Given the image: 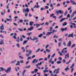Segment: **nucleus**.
<instances>
[{
    "label": "nucleus",
    "instance_id": "obj_50",
    "mask_svg": "<svg viewBox=\"0 0 76 76\" xmlns=\"http://www.w3.org/2000/svg\"><path fill=\"white\" fill-rule=\"evenodd\" d=\"M38 64H36V67H37L38 68V69H40V68L39 67H38Z\"/></svg>",
    "mask_w": 76,
    "mask_h": 76
},
{
    "label": "nucleus",
    "instance_id": "obj_56",
    "mask_svg": "<svg viewBox=\"0 0 76 76\" xmlns=\"http://www.w3.org/2000/svg\"><path fill=\"white\" fill-rule=\"evenodd\" d=\"M18 30H19V31H23V30H22V29H21V28H18Z\"/></svg>",
    "mask_w": 76,
    "mask_h": 76
},
{
    "label": "nucleus",
    "instance_id": "obj_51",
    "mask_svg": "<svg viewBox=\"0 0 76 76\" xmlns=\"http://www.w3.org/2000/svg\"><path fill=\"white\" fill-rule=\"evenodd\" d=\"M58 45L59 47H60V46H61V42H59Z\"/></svg>",
    "mask_w": 76,
    "mask_h": 76
},
{
    "label": "nucleus",
    "instance_id": "obj_44",
    "mask_svg": "<svg viewBox=\"0 0 76 76\" xmlns=\"http://www.w3.org/2000/svg\"><path fill=\"white\" fill-rule=\"evenodd\" d=\"M45 9H49V7H48V6H45Z\"/></svg>",
    "mask_w": 76,
    "mask_h": 76
},
{
    "label": "nucleus",
    "instance_id": "obj_10",
    "mask_svg": "<svg viewBox=\"0 0 76 76\" xmlns=\"http://www.w3.org/2000/svg\"><path fill=\"white\" fill-rule=\"evenodd\" d=\"M67 28H62L61 30V31L62 32H63V31H67Z\"/></svg>",
    "mask_w": 76,
    "mask_h": 76
},
{
    "label": "nucleus",
    "instance_id": "obj_8",
    "mask_svg": "<svg viewBox=\"0 0 76 76\" xmlns=\"http://www.w3.org/2000/svg\"><path fill=\"white\" fill-rule=\"evenodd\" d=\"M38 61V60L34 59L32 61V63H37Z\"/></svg>",
    "mask_w": 76,
    "mask_h": 76
},
{
    "label": "nucleus",
    "instance_id": "obj_24",
    "mask_svg": "<svg viewBox=\"0 0 76 76\" xmlns=\"http://www.w3.org/2000/svg\"><path fill=\"white\" fill-rule=\"evenodd\" d=\"M27 42H28L27 40L25 41H24V42H23V45H25V44H26V43H27Z\"/></svg>",
    "mask_w": 76,
    "mask_h": 76
},
{
    "label": "nucleus",
    "instance_id": "obj_29",
    "mask_svg": "<svg viewBox=\"0 0 76 76\" xmlns=\"http://www.w3.org/2000/svg\"><path fill=\"white\" fill-rule=\"evenodd\" d=\"M40 25V24H38V23H37L36 25H35V26H36V27L37 28V27H38Z\"/></svg>",
    "mask_w": 76,
    "mask_h": 76
},
{
    "label": "nucleus",
    "instance_id": "obj_16",
    "mask_svg": "<svg viewBox=\"0 0 76 76\" xmlns=\"http://www.w3.org/2000/svg\"><path fill=\"white\" fill-rule=\"evenodd\" d=\"M53 30V27L52 26H50L49 28V29H48V31H49L50 32L52 31Z\"/></svg>",
    "mask_w": 76,
    "mask_h": 76
},
{
    "label": "nucleus",
    "instance_id": "obj_45",
    "mask_svg": "<svg viewBox=\"0 0 76 76\" xmlns=\"http://www.w3.org/2000/svg\"><path fill=\"white\" fill-rule=\"evenodd\" d=\"M51 56V55H48V59H49L50 58V57Z\"/></svg>",
    "mask_w": 76,
    "mask_h": 76
},
{
    "label": "nucleus",
    "instance_id": "obj_18",
    "mask_svg": "<svg viewBox=\"0 0 76 76\" xmlns=\"http://www.w3.org/2000/svg\"><path fill=\"white\" fill-rule=\"evenodd\" d=\"M66 20V18H61L60 21L59 22H63V20Z\"/></svg>",
    "mask_w": 76,
    "mask_h": 76
},
{
    "label": "nucleus",
    "instance_id": "obj_55",
    "mask_svg": "<svg viewBox=\"0 0 76 76\" xmlns=\"http://www.w3.org/2000/svg\"><path fill=\"white\" fill-rule=\"evenodd\" d=\"M73 15H75V14H76V11H74L73 12H72V13Z\"/></svg>",
    "mask_w": 76,
    "mask_h": 76
},
{
    "label": "nucleus",
    "instance_id": "obj_46",
    "mask_svg": "<svg viewBox=\"0 0 76 76\" xmlns=\"http://www.w3.org/2000/svg\"><path fill=\"white\" fill-rule=\"evenodd\" d=\"M67 12H68L67 11V10L64 13V15H67Z\"/></svg>",
    "mask_w": 76,
    "mask_h": 76
},
{
    "label": "nucleus",
    "instance_id": "obj_32",
    "mask_svg": "<svg viewBox=\"0 0 76 76\" xmlns=\"http://www.w3.org/2000/svg\"><path fill=\"white\" fill-rule=\"evenodd\" d=\"M41 50V49L39 48L37 50L35 51V53H38V52H39V51Z\"/></svg>",
    "mask_w": 76,
    "mask_h": 76
},
{
    "label": "nucleus",
    "instance_id": "obj_59",
    "mask_svg": "<svg viewBox=\"0 0 76 76\" xmlns=\"http://www.w3.org/2000/svg\"><path fill=\"white\" fill-rule=\"evenodd\" d=\"M75 44H73L72 46V48H73V47H75Z\"/></svg>",
    "mask_w": 76,
    "mask_h": 76
},
{
    "label": "nucleus",
    "instance_id": "obj_38",
    "mask_svg": "<svg viewBox=\"0 0 76 76\" xmlns=\"http://www.w3.org/2000/svg\"><path fill=\"white\" fill-rule=\"evenodd\" d=\"M63 45H64V46H66V42H63Z\"/></svg>",
    "mask_w": 76,
    "mask_h": 76
},
{
    "label": "nucleus",
    "instance_id": "obj_12",
    "mask_svg": "<svg viewBox=\"0 0 76 76\" xmlns=\"http://www.w3.org/2000/svg\"><path fill=\"white\" fill-rule=\"evenodd\" d=\"M68 37H72V38H74L73 37V33L72 34H69Z\"/></svg>",
    "mask_w": 76,
    "mask_h": 76
},
{
    "label": "nucleus",
    "instance_id": "obj_9",
    "mask_svg": "<svg viewBox=\"0 0 76 76\" xmlns=\"http://www.w3.org/2000/svg\"><path fill=\"white\" fill-rule=\"evenodd\" d=\"M34 27L31 26L30 28H28V31H31L32 30H33V29H34Z\"/></svg>",
    "mask_w": 76,
    "mask_h": 76
},
{
    "label": "nucleus",
    "instance_id": "obj_47",
    "mask_svg": "<svg viewBox=\"0 0 76 76\" xmlns=\"http://www.w3.org/2000/svg\"><path fill=\"white\" fill-rule=\"evenodd\" d=\"M26 67L27 69H29V68L31 67V66L30 65H29L28 66H26Z\"/></svg>",
    "mask_w": 76,
    "mask_h": 76
},
{
    "label": "nucleus",
    "instance_id": "obj_6",
    "mask_svg": "<svg viewBox=\"0 0 76 76\" xmlns=\"http://www.w3.org/2000/svg\"><path fill=\"white\" fill-rule=\"evenodd\" d=\"M25 10L26 12H27V13H28V12H29V8H26V9L25 10V9H24L23 10V12H25Z\"/></svg>",
    "mask_w": 76,
    "mask_h": 76
},
{
    "label": "nucleus",
    "instance_id": "obj_49",
    "mask_svg": "<svg viewBox=\"0 0 76 76\" xmlns=\"http://www.w3.org/2000/svg\"><path fill=\"white\" fill-rule=\"evenodd\" d=\"M19 58H21V59H23V57L21 56H19Z\"/></svg>",
    "mask_w": 76,
    "mask_h": 76
},
{
    "label": "nucleus",
    "instance_id": "obj_40",
    "mask_svg": "<svg viewBox=\"0 0 76 76\" xmlns=\"http://www.w3.org/2000/svg\"><path fill=\"white\" fill-rule=\"evenodd\" d=\"M74 15H75L72 13V15H71V18H73V17H74Z\"/></svg>",
    "mask_w": 76,
    "mask_h": 76
},
{
    "label": "nucleus",
    "instance_id": "obj_27",
    "mask_svg": "<svg viewBox=\"0 0 76 76\" xmlns=\"http://www.w3.org/2000/svg\"><path fill=\"white\" fill-rule=\"evenodd\" d=\"M46 51H47L48 53H50V50H48V49H46Z\"/></svg>",
    "mask_w": 76,
    "mask_h": 76
},
{
    "label": "nucleus",
    "instance_id": "obj_22",
    "mask_svg": "<svg viewBox=\"0 0 76 76\" xmlns=\"http://www.w3.org/2000/svg\"><path fill=\"white\" fill-rule=\"evenodd\" d=\"M34 23V22L32 21L30 22H29V25L30 26H32V24Z\"/></svg>",
    "mask_w": 76,
    "mask_h": 76
},
{
    "label": "nucleus",
    "instance_id": "obj_20",
    "mask_svg": "<svg viewBox=\"0 0 76 76\" xmlns=\"http://www.w3.org/2000/svg\"><path fill=\"white\" fill-rule=\"evenodd\" d=\"M57 31V30H53L52 32V34H54V32H56Z\"/></svg>",
    "mask_w": 76,
    "mask_h": 76
},
{
    "label": "nucleus",
    "instance_id": "obj_23",
    "mask_svg": "<svg viewBox=\"0 0 76 76\" xmlns=\"http://www.w3.org/2000/svg\"><path fill=\"white\" fill-rule=\"evenodd\" d=\"M67 23L66 22H65L63 24L62 26H66V25H67Z\"/></svg>",
    "mask_w": 76,
    "mask_h": 76
},
{
    "label": "nucleus",
    "instance_id": "obj_21",
    "mask_svg": "<svg viewBox=\"0 0 76 76\" xmlns=\"http://www.w3.org/2000/svg\"><path fill=\"white\" fill-rule=\"evenodd\" d=\"M16 60H15L14 61H12L11 62V64H14V63H15V62H16Z\"/></svg>",
    "mask_w": 76,
    "mask_h": 76
},
{
    "label": "nucleus",
    "instance_id": "obj_58",
    "mask_svg": "<svg viewBox=\"0 0 76 76\" xmlns=\"http://www.w3.org/2000/svg\"><path fill=\"white\" fill-rule=\"evenodd\" d=\"M56 25V23H53L52 24V26H54Z\"/></svg>",
    "mask_w": 76,
    "mask_h": 76
},
{
    "label": "nucleus",
    "instance_id": "obj_14",
    "mask_svg": "<svg viewBox=\"0 0 76 76\" xmlns=\"http://www.w3.org/2000/svg\"><path fill=\"white\" fill-rule=\"evenodd\" d=\"M53 34V33L52 31L51 32H47V34H46V35H51V34Z\"/></svg>",
    "mask_w": 76,
    "mask_h": 76
},
{
    "label": "nucleus",
    "instance_id": "obj_13",
    "mask_svg": "<svg viewBox=\"0 0 76 76\" xmlns=\"http://www.w3.org/2000/svg\"><path fill=\"white\" fill-rule=\"evenodd\" d=\"M0 45H4V40L3 39L1 40L0 41Z\"/></svg>",
    "mask_w": 76,
    "mask_h": 76
},
{
    "label": "nucleus",
    "instance_id": "obj_41",
    "mask_svg": "<svg viewBox=\"0 0 76 76\" xmlns=\"http://www.w3.org/2000/svg\"><path fill=\"white\" fill-rule=\"evenodd\" d=\"M5 14V12H1V15H3Z\"/></svg>",
    "mask_w": 76,
    "mask_h": 76
},
{
    "label": "nucleus",
    "instance_id": "obj_57",
    "mask_svg": "<svg viewBox=\"0 0 76 76\" xmlns=\"http://www.w3.org/2000/svg\"><path fill=\"white\" fill-rule=\"evenodd\" d=\"M63 63H65V62H66V60L64 59L63 60Z\"/></svg>",
    "mask_w": 76,
    "mask_h": 76
},
{
    "label": "nucleus",
    "instance_id": "obj_26",
    "mask_svg": "<svg viewBox=\"0 0 76 76\" xmlns=\"http://www.w3.org/2000/svg\"><path fill=\"white\" fill-rule=\"evenodd\" d=\"M26 72V70H24V71H23V74H22V75L23 76H25L24 75L25 74V72Z\"/></svg>",
    "mask_w": 76,
    "mask_h": 76
},
{
    "label": "nucleus",
    "instance_id": "obj_52",
    "mask_svg": "<svg viewBox=\"0 0 76 76\" xmlns=\"http://www.w3.org/2000/svg\"><path fill=\"white\" fill-rule=\"evenodd\" d=\"M54 14H52L50 15V17H53V16H54Z\"/></svg>",
    "mask_w": 76,
    "mask_h": 76
},
{
    "label": "nucleus",
    "instance_id": "obj_62",
    "mask_svg": "<svg viewBox=\"0 0 76 76\" xmlns=\"http://www.w3.org/2000/svg\"><path fill=\"white\" fill-rule=\"evenodd\" d=\"M37 75H39L38 76H40V74H41V73H39V72H37Z\"/></svg>",
    "mask_w": 76,
    "mask_h": 76
},
{
    "label": "nucleus",
    "instance_id": "obj_39",
    "mask_svg": "<svg viewBox=\"0 0 76 76\" xmlns=\"http://www.w3.org/2000/svg\"><path fill=\"white\" fill-rule=\"evenodd\" d=\"M31 53H32V51L31 50L29 51L28 54L30 55H31Z\"/></svg>",
    "mask_w": 76,
    "mask_h": 76
},
{
    "label": "nucleus",
    "instance_id": "obj_48",
    "mask_svg": "<svg viewBox=\"0 0 76 76\" xmlns=\"http://www.w3.org/2000/svg\"><path fill=\"white\" fill-rule=\"evenodd\" d=\"M24 22H28V20H24Z\"/></svg>",
    "mask_w": 76,
    "mask_h": 76
},
{
    "label": "nucleus",
    "instance_id": "obj_11",
    "mask_svg": "<svg viewBox=\"0 0 76 76\" xmlns=\"http://www.w3.org/2000/svg\"><path fill=\"white\" fill-rule=\"evenodd\" d=\"M51 64H54V61H52V58H50V60L49 61V63H51Z\"/></svg>",
    "mask_w": 76,
    "mask_h": 76
},
{
    "label": "nucleus",
    "instance_id": "obj_61",
    "mask_svg": "<svg viewBox=\"0 0 76 76\" xmlns=\"http://www.w3.org/2000/svg\"><path fill=\"white\" fill-rule=\"evenodd\" d=\"M13 38L14 39H17L16 38V37L15 36V35H14V36L13 37Z\"/></svg>",
    "mask_w": 76,
    "mask_h": 76
},
{
    "label": "nucleus",
    "instance_id": "obj_3",
    "mask_svg": "<svg viewBox=\"0 0 76 76\" xmlns=\"http://www.w3.org/2000/svg\"><path fill=\"white\" fill-rule=\"evenodd\" d=\"M11 70V67H8L7 70H5V71L7 73H9V72H10Z\"/></svg>",
    "mask_w": 76,
    "mask_h": 76
},
{
    "label": "nucleus",
    "instance_id": "obj_54",
    "mask_svg": "<svg viewBox=\"0 0 76 76\" xmlns=\"http://www.w3.org/2000/svg\"><path fill=\"white\" fill-rule=\"evenodd\" d=\"M29 56H30V55L29 54H26V57H28Z\"/></svg>",
    "mask_w": 76,
    "mask_h": 76
},
{
    "label": "nucleus",
    "instance_id": "obj_4",
    "mask_svg": "<svg viewBox=\"0 0 76 76\" xmlns=\"http://www.w3.org/2000/svg\"><path fill=\"white\" fill-rule=\"evenodd\" d=\"M56 13L57 14H58V13H60L61 15L63 13V10L61 11V10H59L58 11H56Z\"/></svg>",
    "mask_w": 76,
    "mask_h": 76
},
{
    "label": "nucleus",
    "instance_id": "obj_36",
    "mask_svg": "<svg viewBox=\"0 0 76 76\" xmlns=\"http://www.w3.org/2000/svg\"><path fill=\"white\" fill-rule=\"evenodd\" d=\"M31 34H32V32L28 33L27 34V35H29H29H31Z\"/></svg>",
    "mask_w": 76,
    "mask_h": 76
},
{
    "label": "nucleus",
    "instance_id": "obj_25",
    "mask_svg": "<svg viewBox=\"0 0 76 76\" xmlns=\"http://www.w3.org/2000/svg\"><path fill=\"white\" fill-rule=\"evenodd\" d=\"M75 66V63H73L72 65H71V66L70 67V68H72V67H73Z\"/></svg>",
    "mask_w": 76,
    "mask_h": 76
},
{
    "label": "nucleus",
    "instance_id": "obj_30",
    "mask_svg": "<svg viewBox=\"0 0 76 76\" xmlns=\"http://www.w3.org/2000/svg\"><path fill=\"white\" fill-rule=\"evenodd\" d=\"M42 36H43V34H41L39 35L38 37L39 38H40V37H41Z\"/></svg>",
    "mask_w": 76,
    "mask_h": 76
},
{
    "label": "nucleus",
    "instance_id": "obj_63",
    "mask_svg": "<svg viewBox=\"0 0 76 76\" xmlns=\"http://www.w3.org/2000/svg\"><path fill=\"white\" fill-rule=\"evenodd\" d=\"M70 14H68L67 15V17L68 18H70Z\"/></svg>",
    "mask_w": 76,
    "mask_h": 76
},
{
    "label": "nucleus",
    "instance_id": "obj_64",
    "mask_svg": "<svg viewBox=\"0 0 76 76\" xmlns=\"http://www.w3.org/2000/svg\"><path fill=\"white\" fill-rule=\"evenodd\" d=\"M44 76H48V75L47 74H45L44 75Z\"/></svg>",
    "mask_w": 76,
    "mask_h": 76
},
{
    "label": "nucleus",
    "instance_id": "obj_33",
    "mask_svg": "<svg viewBox=\"0 0 76 76\" xmlns=\"http://www.w3.org/2000/svg\"><path fill=\"white\" fill-rule=\"evenodd\" d=\"M1 69V71H3V70H4V69H3V67H1L0 68V69ZM0 72H1V70L0 69Z\"/></svg>",
    "mask_w": 76,
    "mask_h": 76
},
{
    "label": "nucleus",
    "instance_id": "obj_2",
    "mask_svg": "<svg viewBox=\"0 0 76 76\" xmlns=\"http://www.w3.org/2000/svg\"><path fill=\"white\" fill-rule=\"evenodd\" d=\"M33 38L34 39H32L31 37H30V39H31V40H32V41H35V40H37V39H38V38L35 36H33Z\"/></svg>",
    "mask_w": 76,
    "mask_h": 76
},
{
    "label": "nucleus",
    "instance_id": "obj_1",
    "mask_svg": "<svg viewBox=\"0 0 76 76\" xmlns=\"http://www.w3.org/2000/svg\"><path fill=\"white\" fill-rule=\"evenodd\" d=\"M17 63L15 65L16 66H17V65H20V63H24V62L23 61V60H21L19 62V61H17Z\"/></svg>",
    "mask_w": 76,
    "mask_h": 76
},
{
    "label": "nucleus",
    "instance_id": "obj_17",
    "mask_svg": "<svg viewBox=\"0 0 76 76\" xmlns=\"http://www.w3.org/2000/svg\"><path fill=\"white\" fill-rule=\"evenodd\" d=\"M0 28L2 30H4V26L3 24L1 25V26H0Z\"/></svg>",
    "mask_w": 76,
    "mask_h": 76
},
{
    "label": "nucleus",
    "instance_id": "obj_42",
    "mask_svg": "<svg viewBox=\"0 0 76 76\" xmlns=\"http://www.w3.org/2000/svg\"><path fill=\"white\" fill-rule=\"evenodd\" d=\"M16 46L18 48H19V46H20V45H19V44H16Z\"/></svg>",
    "mask_w": 76,
    "mask_h": 76
},
{
    "label": "nucleus",
    "instance_id": "obj_37",
    "mask_svg": "<svg viewBox=\"0 0 76 76\" xmlns=\"http://www.w3.org/2000/svg\"><path fill=\"white\" fill-rule=\"evenodd\" d=\"M67 70H69V68H66L65 69V72H67Z\"/></svg>",
    "mask_w": 76,
    "mask_h": 76
},
{
    "label": "nucleus",
    "instance_id": "obj_34",
    "mask_svg": "<svg viewBox=\"0 0 76 76\" xmlns=\"http://www.w3.org/2000/svg\"><path fill=\"white\" fill-rule=\"evenodd\" d=\"M60 63H61V61H59L57 62V64H60Z\"/></svg>",
    "mask_w": 76,
    "mask_h": 76
},
{
    "label": "nucleus",
    "instance_id": "obj_28",
    "mask_svg": "<svg viewBox=\"0 0 76 76\" xmlns=\"http://www.w3.org/2000/svg\"><path fill=\"white\" fill-rule=\"evenodd\" d=\"M20 42H22L23 41V38H20L19 39Z\"/></svg>",
    "mask_w": 76,
    "mask_h": 76
},
{
    "label": "nucleus",
    "instance_id": "obj_60",
    "mask_svg": "<svg viewBox=\"0 0 76 76\" xmlns=\"http://www.w3.org/2000/svg\"><path fill=\"white\" fill-rule=\"evenodd\" d=\"M31 57H28L27 60H29V59H31Z\"/></svg>",
    "mask_w": 76,
    "mask_h": 76
},
{
    "label": "nucleus",
    "instance_id": "obj_35",
    "mask_svg": "<svg viewBox=\"0 0 76 76\" xmlns=\"http://www.w3.org/2000/svg\"><path fill=\"white\" fill-rule=\"evenodd\" d=\"M56 56V53H54L53 54V55L51 57L52 58H53L54 57Z\"/></svg>",
    "mask_w": 76,
    "mask_h": 76
},
{
    "label": "nucleus",
    "instance_id": "obj_43",
    "mask_svg": "<svg viewBox=\"0 0 76 76\" xmlns=\"http://www.w3.org/2000/svg\"><path fill=\"white\" fill-rule=\"evenodd\" d=\"M45 25H47V26H48V25L49 24V23H48V22H46V23H45Z\"/></svg>",
    "mask_w": 76,
    "mask_h": 76
},
{
    "label": "nucleus",
    "instance_id": "obj_7",
    "mask_svg": "<svg viewBox=\"0 0 76 76\" xmlns=\"http://www.w3.org/2000/svg\"><path fill=\"white\" fill-rule=\"evenodd\" d=\"M38 71V69H35L33 71L31 72V73L32 74H34V73H36Z\"/></svg>",
    "mask_w": 76,
    "mask_h": 76
},
{
    "label": "nucleus",
    "instance_id": "obj_19",
    "mask_svg": "<svg viewBox=\"0 0 76 76\" xmlns=\"http://www.w3.org/2000/svg\"><path fill=\"white\" fill-rule=\"evenodd\" d=\"M72 43H71V41H69V42H68V45H67V46L68 47H70V46Z\"/></svg>",
    "mask_w": 76,
    "mask_h": 76
},
{
    "label": "nucleus",
    "instance_id": "obj_53",
    "mask_svg": "<svg viewBox=\"0 0 76 76\" xmlns=\"http://www.w3.org/2000/svg\"><path fill=\"white\" fill-rule=\"evenodd\" d=\"M42 64V62H40L39 63H38V64L39 66H40V65H41V64Z\"/></svg>",
    "mask_w": 76,
    "mask_h": 76
},
{
    "label": "nucleus",
    "instance_id": "obj_15",
    "mask_svg": "<svg viewBox=\"0 0 76 76\" xmlns=\"http://www.w3.org/2000/svg\"><path fill=\"white\" fill-rule=\"evenodd\" d=\"M59 70H60V69L59 68H58V69H55L54 70L53 73L54 74L55 73H56V72H59Z\"/></svg>",
    "mask_w": 76,
    "mask_h": 76
},
{
    "label": "nucleus",
    "instance_id": "obj_5",
    "mask_svg": "<svg viewBox=\"0 0 76 76\" xmlns=\"http://www.w3.org/2000/svg\"><path fill=\"white\" fill-rule=\"evenodd\" d=\"M69 58V53H68L65 55V58L66 59V58Z\"/></svg>",
    "mask_w": 76,
    "mask_h": 76
},
{
    "label": "nucleus",
    "instance_id": "obj_31",
    "mask_svg": "<svg viewBox=\"0 0 76 76\" xmlns=\"http://www.w3.org/2000/svg\"><path fill=\"white\" fill-rule=\"evenodd\" d=\"M63 15H61V16H59L58 17V19H61V18H63Z\"/></svg>",
    "mask_w": 76,
    "mask_h": 76
}]
</instances>
